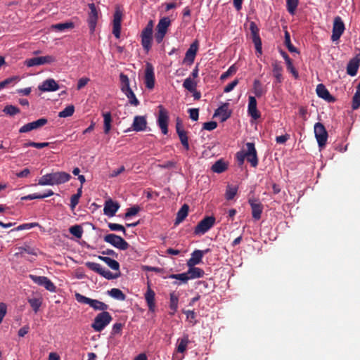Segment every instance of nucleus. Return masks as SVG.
Returning <instances> with one entry per match:
<instances>
[{
    "label": "nucleus",
    "mask_w": 360,
    "mask_h": 360,
    "mask_svg": "<svg viewBox=\"0 0 360 360\" xmlns=\"http://www.w3.org/2000/svg\"><path fill=\"white\" fill-rule=\"evenodd\" d=\"M75 296L76 300L78 302L88 304L94 310L101 311L102 312H103L106 311V310L108 309V304L98 300L91 299L89 297L81 295L79 292H76Z\"/></svg>",
    "instance_id": "1"
},
{
    "label": "nucleus",
    "mask_w": 360,
    "mask_h": 360,
    "mask_svg": "<svg viewBox=\"0 0 360 360\" xmlns=\"http://www.w3.org/2000/svg\"><path fill=\"white\" fill-rule=\"evenodd\" d=\"M112 320V317L109 312H101L94 318L91 327L96 332H101Z\"/></svg>",
    "instance_id": "2"
},
{
    "label": "nucleus",
    "mask_w": 360,
    "mask_h": 360,
    "mask_svg": "<svg viewBox=\"0 0 360 360\" xmlns=\"http://www.w3.org/2000/svg\"><path fill=\"white\" fill-rule=\"evenodd\" d=\"M153 21L150 20L144 29L141 31V45L146 53H148L151 49L153 41Z\"/></svg>",
    "instance_id": "3"
},
{
    "label": "nucleus",
    "mask_w": 360,
    "mask_h": 360,
    "mask_svg": "<svg viewBox=\"0 0 360 360\" xmlns=\"http://www.w3.org/2000/svg\"><path fill=\"white\" fill-rule=\"evenodd\" d=\"M170 25L171 20L169 17H164L159 20L155 33V39L158 44L163 41Z\"/></svg>",
    "instance_id": "4"
},
{
    "label": "nucleus",
    "mask_w": 360,
    "mask_h": 360,
    "mask_svg": "<svg viewBox=\"0 0 360 360\" xmlns=\"http://www.w3.org/2000/svg\"><path fill=\"white\" fill-rule=\"evenodd\" d=\"M85 266L90 270L100 274L108 280L115 279L120 276V273L114 274L109 270L103 267L100 264L96 262H86Z\"/></svg>",
    "instance_id": "5"
},
{
    "label": "nucleus",
    "mask_w": 360,
    "mask_h": 360,
    "mask_svg": "<svg viewBox=\"0 0 360 360\" xmlns=\"http://www.w3.org/2000/svg\"><path fill=\"white\" fill-rule=\"evenodd\" d=\"M103 240L105 242L121 250H126L129 248V244L126 240L114 233L105 235Z\"/></svg>",
    "instance_id": "6"
},
{
    "label": "nucleus",
    "mask_w": 360,
    "mask_h": 360,
    "mask_svg": "<svg viewBox=\"0 0 360 360\" xmlns=\"http://www.w3.org/2000/svg\"><path fill=\"white\" fill-rule=\"evenodd\" d=\"M215 217L213 216L205 217L202 219L194 229V233L195 235H204L207 233L214 224Z\"/></svg>",
    "instance_id": "7"
},
{
    "label": "nucleus",
    "mask_w": 360,
    "mask_h": 360,
    "mask_svg": "<svg viewBox=\"0 0 360 360\" xmlns=\"http://www.w3.org/2000/svg\"><path fill=\"white\" fill-rule=\"evenodd\" d=\"M158 117L157 123L163 134L168 133L169 113L168 111L162 105L158 106Z\"/></svg>",
    "instance_id": "8"
},
{
    "label": "nucleus",
    "mask_w": 360,
    "mask_h": 360,
    "mask_svg": "<svg viewBox=\"0 0 360 360\" xmlns=\"http://www.w3.org/2000/svg\"><path fill=\"white\" fill-rule=\"evenodd\" d=\"M314 134L318 145L320 148L325 146L327 139L328 133L323 124L317 122L314 124Z\"/></svg>",
    "instance_id": "9"
},
{
    "label": "nucleus",
    "mask_w": 360,
    "mask_h": 360,
    "mask_svg": "<svg viewBox=\"0 0 360 360\" xmlns=\"http://www.w3.org/2000/svg\"><path fill=\"white\" fill-rule=\"evenodd\" d=\"M56 61V58L52 56L34 57L25 60V65L28 67L39 66L44 64H50Z\"/></svg>",
    "instance_id": "10"
},
{
    "label": "nucleus",
    "mask_w": 360,
    "mask_h": 360,
    "mask_svg": "<svg viewBox=\"0 0 360 360\" xmlns=\"http://www.w3.org/2000/svg\"><path fill=\"white\" fill-rule=\"evenodd\" d=\"M29 277L34 283L44 287L46 290L51 292H56V287L49 278L46 276H35L32 274H30Z\"/></svg>",
    "instance_id": "11"
},
{
    "label": "nucleus",
    "mask_w": 360,
    "mask_h": 360,
    "mask_svg": "<svg viewBox=\"0 0 360 360\" xmlns=\"http://www.w3.org/2000/svg\"><path fill=\"white\" fill-rule=\"evenodd\" d=\"M345 29V25L342 18L340 16L335 17L333 22L331 40L333 41H338L343 34Z\"/></svg>",
    "instance_id": "12"
},
{
    "label": "nucleus",
    "mask_w": 360,
    "mask_h": 360,
    "mask_svg": "<svg viewBox=\"0 0 360 360\" xmlns=\"http://www.w3.org/2000/svg\"><path fill=\"white\" fill-rule=\"evenodd\" d=\"M90 12L88 15V25L90 30V32L92 34L94 32L98 19V11L94 3L89 4L88 5Z\"/></svg>",
    "instance_id": "13"
},
{
    "label": "nucleus",
    "mask_w": 360,
    "mask_h": 360,
    "mask_svg": "<svg viewBox=\"0 0 360 360\" xmlns=\"http://www.w3.org/2000/svg\"><path fill=\"white\" fill-rule=\"evenodd\" d=\"M122 18V11L119 8H116L113 15L112 34L117 39L120 37Z\"/></svg>",
    "instance_id": "14"
},
{
    "label": "nucleus",
    "mask_w": 360,
    "mask_h": 360,
    "mask_svg": "<svg viewBox=\"0 0 360 360\" xmlns=\"http://www.w3.org/2000/svg\"><path fill=\"white\" fill-rule=\"evenodd\" d=\"M48 122L47 119L40 118L36 121L27 123L19 129V133H27L44 126Z\"/></svg>",
    "instance_id": "15"
},
{
    "label": "nucleus",
    "mask_w": 360,
    "mask_h": 360,
    "mask_svg": "<svg viewBox=\"0 0 360 360\" xmlns=\"http://www.w3.org/2000/svg\"><path fill=\"white\" fill-rule=\"evenodd\" d=\"M144 82L148 89H152L155 86L154 68L151 63H147L145 69Z\"/></svg>",
    "instance_id": "16"
},
{
    "label": "nucleus",
    "mask_w": 360,
    "mask_h": 360,
    "mask_svg": "<svg viewBox=\"0 0 360 360\" xmlns=\"http://www.w3.org/2000/svg\"><path fill=\"white\" fill-rule=\"evenodd\" d=\"M247 150H245L247 160L250 163L251 166L256 167L258 165V158L257 151L253 143L248 142L245 144Z\"/></svg>",
    "instance_id": "17"
},
{
    "label": "nucleus",
    "mask_w": 360,
    "mask_h": 360,
    "mask_svg": "<svg viewBox=\"0 0 360 360\" xmlns=\"http://www.w3.org/2000/svg\"><path fill=\"white\" fill-rule=\"evenodd\" d=\"M199 47V42L198 40H195L189 46L186 51L185 57L184 58V63L191 65L193 63L196 53Z\"/></svg>",
    "instance_id": "18"
},
{
    "label": "nucleus",
    "mask_w": 360,
    "mask_h": 360,
    "mask_svg": "<svg viewBox=\"0 0 360 360\" xmlns=\"http://www.w3.org/2000/svg\"><path fill=\"white\" fill-rule=\"evenodd\" d=\"M250 30L252 34V39L255 46L256 51L259 53H262V41L259 34V28L255 22L250 24Z\"/></svg>",
    "instance_id": "19"
},
{
    "label": "nucleus",
    "mask_w": 360,
    "mask_h": 360,
    "mask_svg": "<svg viewBox=\"0 0 360 360\" xmlns=\"http://www.w3.org/2000/svg\"><path fill=\"white\" fill-rule=\"evenodd\" d=\"M155 292L151 288L150 284L149 282L147 283V290L144 293V298L146 300L147 306L148 309L151 312H154L155 311Z\"/></svg>",
    "instance_id": "20"
},
{
    "label": "nucleus",
    "mask_w": 360,
    "mask_h": 360,
    "mask_svg": "<svg viewBox=\"0 0 360 360\" xmlns=\"http://www.w3.org/2000/svg\"><path fill=\"white\" fill-rule=\"evenodd\" d=\"M248 202L251 207L252 218L257 221L261 219L263 212L262 204L257 199H249Z\"/></svg>",
    "instance_id": "21"
},
{
    "label": "nucleus",
    "mask_w": 360,
    "mask_h": 360,
    "mask_svg": "<svg viewBox=\"0 0 360 360\" xmlns=\"http://www.w3.org/2000/svg\"><path fill=\"white\" fill-rule=\"evenodd\" d=\"M360 65V53L352 58L347 65V73L352 77L357 74Z\"/></svg>",
    "instance_id": "22"
},
{
    "label": "nucleus",
    "mask_w": 360,
    "mask_h": 360,
    "mask_svg": "<svg viewBox=\"0 0 360 360\" xmlns=\"http://www.w3.org/2000/svg\"><path fill=\"white\" fill-rule=\"evenodd\" d=\"M38 89L43 92L56 91L60 89V86L55 79L49 78L39 84Z\"/></svg>",
    "instance_id": "23"
},
{
    "label": "nucleus",
    "mask_w": 360,
    "mask_h": 360,
    "mask_svg": "<svg viewBox=\"0 0 360 360\" xmlns=\"http://www.w3.org/2000/svg\"><path fill=\"white\" fill-rule=\"evenodd\" d=\"M53 186L65 184L70 181L71 175L65 172H57L51 173Z\"/></svg>",
    "instance_id": "24"
},
{
    "label": "nucleus",
    "mask_w": 360,
    "mask_h": 360,
    "mask_svg": "<svg viewBox=\"0 0 360 360\" xmlns=\"http://www.w3.org/2000/svg\"><path fill=\"white\" fill-rule=\"evenodd\" d=\"M248 112L254 119L260 117V113L257 108V100L255 96H250L248 98Z\"/></svg>",
    "instance_id": "25"
},
{
    "label": "nucleus",
    "mask_w": 360,
    "mask_h": 360,
    "mask_svg": "<svg viewBox=\"0 0 360 360\" xmlns=\"http://www.w3.org/2000/svg\"><path fill=\"white\" fill-rule=\"evenodd\" d=\"M120 208L117 202H113L112 200H107L105 203L103 212L105 215L112 217L115 215Z\"/></svg>",
    "instance_id": "26"
},
{
    "label": "nucleus",
    "mask_w": 360,
    "mask_h": 360,
    "mask_svg": "<svg viewBox=\"0 0 360 360\" xmlns=\"http://www.w3.org/2000/svg\"><path fill=\"white\" fill-rule=\"evenodd\" d=\"M228 108V103H224L215 110L214 117H219L221 122L226 121L231 116V112Z\"/></svg>",
    "instance_id": "27"
},
{
    "label": "nucleus",
    "mask_w": 360,
    "mask_h": 360,
    "mask_svg": "<svg viewBox=\"0 0 360 360\" xmlns=\"http://www.w3.org/2000/svg\"><path fill=\"white\" fill-rule=\"evenodd\" d=\"M316 91L319 97L328 102H333L335 101L334 97L330 95L328 90L323 84H319L316 86Z\"/></svg>",
    "instance_id": "28"
},
{
    "label": "nucleus",
    "mask_w": 360,
    "mask_h": 360,
    "mask_svg": "<svg viewBox=\"0 0 360 360\" xmlns=\"http://www.w3.org/2000/svg\"><path fill=\"white\" fill-rule=\"evenodd\" d=\"M147 126V122L143 116H136L134 119L132 128L135 131H144Z\"/></svg>",
    "instance_id": "29"
},
{
    "label": "nucleus",
    "mask_w": 360,
    "mask_h": 360,
    "mask_svg": "<svg viewBox=\"0 0 360 360\" xmlns=\"http://www.w3.org/2000/svg\"><path fill=\"white\" fill-rule=\"evenodd\" d=\"M202 256L200 250H195L191 253V258L187 261L188 266H193L202 262Z\"/></svg>",
    "instance_id": "30"
},
{
    "label": "nucleus",
    "mask_w": 360,
    "mask_h": 360,
    "mask_svg": "<svg viewBox=\"0 0 360 360\" xmlns=\"http://www.w3.org/2000/svg\"><path fill=\"white\" fill-rule=\"evenodd\" d=\"M188 279H195L202 278L204 276V271L198 267L188 266V270L186 271Z\"/></svg>",
    "instance_id": "31"
},
{
    "label": "nucleus",
    "mask_w": 360,
    "mask_h": 360,
    "mask_svg": "<svg viewBox=\"0 0 360 360\" xmlns=\"http://www.w3.org/2000/svg\"><path fill=\"white\" fill-rule=\"evenodd\" d=\"M252 92L256 97L260 98L266 93V90L264 88L259 79H255L253 82Z\"/></svg>",
    "instance_id": "32"
},
{
    "label": "nucleus",
    "mask_w": 360,
    "mask_h": 360,
    "mask_svg": "<svg viewBox=\"0 0 360 360\" xmlns=\"http://www.w3.org/2000/svg\"><path fill=\"white\" fill-rule=\"evenodd\" d=\"M179 304V295L176 294L174 292H172L169 294V309L171 311L169 312L170 315H174L178 309Z\"/></svg>",
    "instance_id": "33"
},
{
    "label": "nucleus",
    "mask_w": 360,
    "mask_h": 360,
    "mask_svg": "<svg viewBox=\"0 0 360 360\" xmlns=\"http://www.w3.org/2000/svg\"><path fill=\"white\" fill-rule=\"evenodd\" d=\"M228 168V165L226 162L220 159L212 165L211 169L213 172L220 174L226 171Z\"/></svg>",
    "instance_id": "34"
},
{
    "label": "nucleus",
    "mask_w": 360,
    "mask_h": 360,
    "mask_svg": "<svg viewBox=\"0 0 360 360\" xmlns=\"http://www.w3.org/2000/svg\"><path fill=\"white\" fill-rule=\"evenodd\" d=\"M188 210L189 207L186 204H184V205L181 206V207L176 214L175 224H179L185 219V218L188 215Z\"/></svg>",
    "instance_id": "35"
},
{
    "label": "nucleus",
    "mask_w": 360,
    "mask_h": 360,
    "mask_svg": "<svg viewBox=\"0 0 360 360\" xmlns=\"http://www.w3.org/2000/svg\"><path fill=\"white\" fill-rule=\"evenodd\" d=\"M281 54L286 63L288 70L293 75L295 78H297L299 76L298 72L293 66L292 60L288 55L285 51H281Z\"/></svg>",
    "instance_id": "36"
},
{
    "label": "nucleus",
    "mask_w": 360,
    "mask_h": 360,
    "mask_svg": "<svg viewBox=\"0 0 360 360\" xmlns=\"http://www.w3.org/2000/svg\"><path fill=\"white\" fill-rule=\"evenodd\" d=\"M98 259L103 261L112 270H120V264L116 260L108 257L98 256Z\"/></svg>",
    "instance_id": "37"
},
{
    "label": "nucleus",
    "mask_w": 360,
    "mask_h": 360,
    "mask_svg": "<svg viewBox=\"0 0 360 360\" xmlns=\"http://www.w3.org/2000/svg\"><path fill=\"white\" fill-rule=\"evenodd\" d=\"M189 343L188 335H185L177 340L176 351L179 353H184Z\"/></svg>",
    "instance_id": "38"
},
{
    "label": "nucleus",
    "mask_w": 360,
    "mask_h": 360,
    "mask_svg": "<svg viewBox=\"0 0 360 360\" xmlns=\"http://www.w3.org/2000/svg\"><path fill=\"white\" fill-rule=\"evenodd\" d=\"M103 130L105 134H108L111 129L112 116L110 112L103 113Z\"/></svg>",
    "instance_id": "39"
},
{
    "label": "nucleus",
    "mask_w": 360,
    "mask_h": 360,
    "mask_svg": "<svg viewBox=\"0 0 360 360\" xmlns=\"http://www.w3.org/2000/svg\"><path fill=\"white\" fill-rule=\"evenodd\" d=\"M120 81L121 84V91L124 93L128 90H131L130 84H129V79L127 75H124V73H121L120 75Z\"/></svg>",
    "instance_id": "40"
},
{
    "label": "nucleus",
    "mask_w": 360,
    "mask_h": 360,
    "mask_svg": "<svg viewBox=\"0 0 360 360\" xmlns=\"http://www.w3.org/2000/svg\"><path fill=\"white\" fill-rule=\"evenodd\" d=\"M75 27L74 23L72 22H66L63 23H58L51 25L53 30L63 32L68 29H72Z\"/></svg>",
    "instance_id": "41"
},
{
    "label": "nucleus",
    "mask_w": 360,
    "mask_h": 360,
    "mask_svg": "<svg viewBox=\"0 0 360 360\" xmlns=\"http://www.w3.org/2000/svg\"><path fill=\"white\" fill-rule=\"evenodd\" d=\"M180 141L181 144L183 145L184 148L188 150L190 148L189 143H188V138L186 134V131L185 130H179L178 129V133H177Z\"/></svg>",
    "instance_id": "42"
},
{
    "label": "nucleus",
    "mask_w": 360,
    "mask_h": 360,
    "mask_svg": "<svg viewBox=\"0 0 360 360\" xmlns=\"http://www.w3.org/2000/svg\"><path fill=\"white\" fill-rule=\"evenodd\" d=\"M108 295L115 300L123 301L126 299V295L118 288H112L108 291Z\"/></svg>",
    "instance_id": "43"
},
{
    "label": "nucleus",
    "mask_w": 360,
    "mask_h": 360,
    "mask_svg": "<svg viewBox=\"0 0 360 360\" xmlns=\"http://www.w3.org/2000/svg\"><path fill=\"white\" fill-rule=\"evenodd\" d=\"M273 75L276 79V82L280 83L282 81V70L283 68L278 63H274L272 65Z\"/></svg>",
    "instance_id": "44"
},
{
    "label": "nucleus",
    "mask_w": 360,
    "mask_h": 360,
    "mask_svg": "<svg viewBox=\"0 0 360 360\" xmlns=\"http://www.w3.org/2000/svg\"><path fill=\"white\" fill-rule=\"evenodd\" d=\"M298 4L299 0H286V8L290 15H295Z\"/></svg>",
    "instance_id": "45"
},
{
    "label": "nucleus",
    "mask_w": 360,
    "mask_h": 360,
    "mask_svg": "<svg viewBox=\"0 0 360 360\" xmlns=\"http://www.w3.org/2000/svg\"><path fill=\"white\" fill-rule=\"evenodd\" d=\"M196 86V82L193 81V79H192L191 77L186 78L183 83L184 88H185L190 92L195 91Z\"/></svg>",
    "instance_id": "46"
},
{
    "label": "nucleus",
    "mask_w": 360,
    "mask_h": 360,
    "mask_svg": "<svg viewBox=\"0 0 360 360\" xmlns=\"http://www.w3.org/2000/svg\"><path fill=\"white\" fill-rule=\"evenodd\" d=\"M127 98H128L129 103L134 106H138L140 103L139 101L136 98L134 93L133 91L128 90L125 92H124Z\"/></svg>",
    "instance_id": "47"
},
{
    "label": "nucleus",
    "mask_w": 360,
    "mask_h": 360,
    "mask_svg": "<svg viewBox=\"0 0 360 360\" xmlns=\"http://www.w3.org/2000/svg\"><path fill=\"white\" fill-rule=\"evenodd\" d=\"M40 186H53L51 173L43 175L38 181Z\"/></svg>",
    "instance_id": "48"
},
{
    "label": "nucleus",
    "mask_w": 360,
    "mask_h": 360,
    "mask_svg": "<svg viewBox=\"0 0 360 360\" xmlns=\"http://www.w3.org/2000/svg\"><path fill=\"white\" fill-rule=\"evenodd\" d=\"M3 112L4 113H6V115H8L10 116H13V115L18 114L20 112V110L18 107H16L15 105H7L4 107Z\"/></svg>",
    "instance_id": "49"
},
{
    "label": "nucleus",
    "mask_w": 360,
    "mask_h": 360,
    "mask_svg": "<svg viewBox=\"0 0 360 360\" xmlns=\"http://www.w3.org/2000/svg\"><path fill=\"white\" fill-rule=\"evenodd\" d=\"M75 112V107L72 105H68L65 108H64L62 111L59 112L58 117H70L73 115Z\"/></svg>",
    "instance_id": "50"
},
{
    "label": "nucleus",
    "mask_w": 360,
    "mask_h": 360,
    "mask_svg": "<svg viewBox=\"0 0 360 360\" xmlns=\"http://www.w3.org/2000/svg\"><path fill=\"white\" fill-rule=\"evenodd\" d=\"M238 191V187L236 186L229 185L226 191V198L228 200L233 199Z\"/></svg>",
    "instance_id": "51"
},
{
    "label": "nucleus",
    "mask_w": 360,
    "mask_h": 360,
    "mask_svg": "<svg viewBox=\"0 0 360 360\" xmlns=\"http://www.w3.org/2000/svg\"><path fill=\"white\" fill-rule=\"evenodd\" d=\"M28 302L35 313L39 311L42 304L41 300L36 297L29 299Z\"/></svg>",
    "instance_id": "52"
},
{
    "label": "nucleus",
    "mask_w": 360,
    "mask_h": 360,
    "mask_svg": "<svg viewBox=\"0 0 360 360\" xmlns=\"http://www.w3.org/2000/svg\"><path fill=\"white\" fill-rule=\"evenodd\" d=\"M70 233L77 238H81L83 234V229L79 225H75L69 229Z\"/></svg>",
    "instance_id": "53"
},
{
    "label": "nucleus",
    "mask_w": 360,
    "mask_h": 360,
    "mask_svg": "<svg viewBox=\"0 0 360 360\" xmlns=\"http://www.w3.org/2000/svg\"><path fill=\"white\" fill-rule=\"evenodd\" d=\"M285 44L291 53H298L297 49L291 44L290 36L288 31L285 32Z\"/></svg>",
    "instance_id": "54"
},
{
    "label": "nucleus",
    "mask_w": 360,
    "mask_h": 360,
    "mask_svg": "<svg viewBox=\"0 0 360 360\" xmlns=\"http://www.w3.org/2000/svg\"><path fill=\"white\" fill-rule=\"evenodd\" d=\"M141 210V208L138 205H134L129 209H127V212L124 214L125 219H129V217L136 215Z\"/></svg>",
    "instance_id": "55"
},
{
    "label": "nucleus",
    "mask_w": 360,
    "mask_h": 360,
    "mask_svg": "<svg viewBox=\"0 0 360 360\" xmlns=\"http://www.w3.org/2000/svg\"><path fill=\"white\" fill-rule=\"evenodd\" d=\"M360 106V91L356 90L352 98V109L356 110Z\"/></svg>",
    "instance_id": "56"
},
{
    "label": "nucleus",
    "mask_w": 360,
    "mask_h": 360,
    "mask_svg": "<svg viewBox=\"0 0 360 360\" xmlns=\"http://www.w3.org/2000/svg\"><path fill=\"white\" fill-rule=\"evenodd\" d=\"M38 226L37 223H27V224H22L18 227L13 229L11 230V231H19L25 229H30L32 228H34L35 226Z\"/></svg>",
    "instance_id": "57"
},
{
    "label": "nucleus",
    "mask_w": 360,
    "mask_h": 360,
    "mask_svg": "<svg viewBox=\"0 0 360 360\" xmlns=\"http://www.w3.org/2000/svg\"><path fill=\"white\" fill-rule=\"evenodd\" d=\"M177 276L178 277H177L176 280H179V282H177V281L174 282V283L175 285H179L182 284V283H186L189 281L186 272L181 273V274H178Z\"/></svg>",
    "instance_id": "58"
},
{
    "label": "nucleus",
    "mask_w": 360,
    "mask_h": 360,
    "mask_svg": "<svg viewBox=\"0 0 360 360\" xmlns=\"http://www.w3.org/2000/svg\"><path fill=\"white\" fill-rule=\"evenodd\" d=\"M108 226V228L111 231H122L124 233H125V232H126L124 227L120 224H115V223H109Z\"/></svg>",
    "instance_id": "59"
},
{
    "label": "nucleus",
    "mask_w": 360,
    "mask_h": 360,
    "mask_svg": "<svg viewBox=\"0 0 360 360\" xmlns=\"http://www.w3.org/2000/svg\"><path fill=\"white\" fill-rule=\"evenodd\" d=\"M246 152L245 150H241L236 153V159L238 162L239 165H243L245 161V159H246Z\"/></svg>",
    "instance_id": "60"
},
{
    "label": "nucleus",
    "mask_w": 360,
    "mask_h": 360,
    "mask_svg": "<svg viewBox=\"0 0 360 360\" xmlns=\"http://www.w3.org/2000/svg\"><path fill=\"white\" fill-rule=\"evenodd\" d=\"M18 79V77H12L0 82V90L4 89L7 85Z\"/></svg>",
    "instance_id": "61"
},
{
    "label": "nucleus",
    "mask_w": 360,
    "mask_h": 360,
    "mask_svg": "<svg viewBox=\"0 0 360 360\" xmlns=\"http://www.w3.org/2000/svg\"><path fill=\"white\" fill-rule=\"evenodd\" d=\"M217 127V124L214 121H210L207 122H205L203 124V129L207 130V131H212L216 129Z\"/></svg>",
    "instance_id": "62"
},
{
    "label": "nucleus",
    "mask_w": 360,
    "mask_h": 360,
    "mask_svg": "<svg viewBox=\"0 0 360 360\" xmlns=\"http://www.w3.org/2000/svg\"><path fill=\"white\" fill-rule=\"evenodd\" d=\"M188 113H189L190 118L191 120H193V121H197L198 120V117H199L198 109L190 108L188 110Z\"/></svg>",
    "instance_id": "63"
},
{
    "label": "nucleus",
    "mask_w": 360,
    "mask_h": 360,
    "mask_svg": "<svg viewBox=\"0 0 360 360\" xmlns=\"http://www.w3.org/2000/svg\"><path fill=\"white\" fill-rule=\"evenodd\" d=\"M90 81L89 78L88 77H82L78 80L77 89L78 90L82 89L83 87H84L88 82Z\"/></svg>",
    "instance_id": "64"
}]
</instances>
